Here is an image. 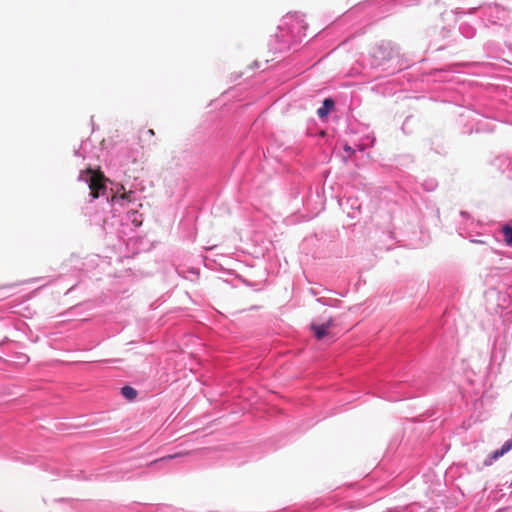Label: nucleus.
<instances>
[{
    "label": "nucleus",
    "mask_w": 512,
    "mask_h": 512,
    "mask_svg": "<svg viewBox=\"0 0 512 512\" xmlns=\"http://www.w3.org/2000/svg\"><path fill=\"white\" fill-rule=\"evenodd\" d=\"M81 178L88 183L92 198L97 199L100 191L105 189L103 173L88 168L81 174Z\"/></svg>",
    "instance_id": "nucleus-1"
},
{
    "label": "nucleus",
    "mask_w": 512,
    "mask_h": 512,
    "mask_svg": "<svg viewBox=\"0 0 512 512\" xmlns=\"http://www.w3.org/2000/svg\"><path fill=\"white\" fill-rule=\"evenodd\" d=\"M332 325H333V318L329 317L323 323H320V324L319 323H312L311 324V329L314 332L315 337L318 340H321V339H323L325 336H327L329 334L328 330L331 328Z\"/></svg>",
    "instance_id": "nucleus-2"
},
{
    "label": "nucleus",
    "mask_w": 512,
    "mask_h": 512,
    "mask_svg": "<svg viewBox=\"0 0 512 512\" xmlns=\"http://www.w3.org/2000/svg\"><path fill=\"white\" fill-rule=\"evenodd\" d=\"M334 107V101L330 98H327L323 101V105L322 107H320L318 110H317V114L320 118H324L326 117L329 112L332 110V108Z\"/></svg>",
    "instance_id": "nucleus-3"
},
{
    "label": "nucleus",
    "mask_w": 512,
    "mask_h": 512,
    "mask_svg": "<svg viewBox=\"0 0 512 512\" xmlns=\"http://www.w3.org/2000/svg\"><path fill=\"white\" fill-rule=\"evenodd\" d=\"M512 449V437L507 440L500 449L494 451L491 455V459L496 460L499 457H502L504 454H506L508 451Z\"/></svg>",
    "instance_id": "nucleus-4"
},
{
    "label": "nucleus",
    "mask_w": 512,
    "mask_h": 512,
    "mask_svg": "<svg viewBox=\"0 0 512 512\" xmlns=\"http://www.w3.org/2000/svg\"><path fill=\"white\" fill-rule=\"evenodd\" d=\"M121 393L128 400H133L137 396V391L131 386H124L121 389Z\"/></svg>",
    "instance_id": "nucleus-5"
},
{
    "label": "nucleus",
    "mask_w": 512,
    "mask_h": 512,
    "mask_svg": "<svg viewBox=\"0 0 512 512\" xmlns=\"http://www.w3.org/2000/svg\"><path fill=\"white\" fill-rule=\"evenodd\" d=\"M502 234L504 237V242L507 245H512V226L506 225L502 228Z\"/></svg>",
    "instance_id": "nucleus-6"
},
{
    "label": "nucleus",
    "mask_w": 512,
    "mask_h": 512,
    "mask_svg": "<svg viewBox=\"0 0 512 512\" xmlns=\"http://www.w3.org/2000/svg\"><path fill=\"white\" fill-rule=\"evenodd\" d=\"M131 193H132V192H129V193H123V194H122V196H121V198H123V199H128V200H129V199H130V194H131Z\"/></svg>",
    "instance_id": "nucleus-7"
},
{
    "label": "nucleus",
    "mask_w": 512,
    "mask_h": 512,
    "mask_svg": "<svg viewBox=\"0 0 512 512\" xmlns=\"http://www.w3.org/2000/svg\"><path fill=\"white\" fill-rule=\"evenodd\" d=\"M178 456H180V454L169 455V456H167V457L162 458L161 460H165V459H172V458H174V457H178Z\"/></svg>",
    "instance_id": "nucleus-8"
},
{
    "label": "nucleus",
    "mask_w": 512,
    "mask_h": 512,
    "mask_svg": "<svg viewBox=\"0 0 512 512\" xmlns=\"http://www.w3.org/2000/svg\"><path fill=\"white\" fill-rule=\"evenodd\" d=\"M148 133H149L151 136H153V135L155 134L153 129H149V130H148Z\"/></svg>",
    "instance_id": "nucleus-9"
}]
</instances>
